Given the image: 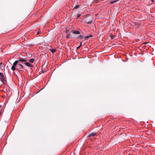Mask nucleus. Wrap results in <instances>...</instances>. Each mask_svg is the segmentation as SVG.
I'll return each mask as SVG.
<instances>
[{
  "mask_svg": "<svg viewBox=\"0 0 155 155\" xmlns=\"http://www.w3.org/2000/svg\"><path fill=\"white\" fill-rule=\"evenodd\" d=\"M27 60L25 59L20 58L18 60L15 61L12 65L11 69L12 71H14L15 70L17 71H24L25 69L24 68V66L22 64H24L23 62H26Z\"/></svg>",
  "mask_w": 155,
  "mask_h": 155,
  "instance_id": "1",
  "label": "nucleus"
},
{
  "mask_svg": "<svg viewBox=\"0 0 155 155\" xmlns=\"http://www.w3.org/2000/svg\"><path fill=\"white\" fill-rule=\"evenodd\" d=\"M23 63L24 64L28 67H33V66L29 62H27V61H26L23 62Z\"/></svg>",
  "mask_w": 155,
  "mask_h": 155,
  "instance_id": "2",
  "label": "nucleus"
},
{
  "mask_svg": "<svg viewBox=\"0 0 155 155\" xmlns=\"http://www.w3.org/2000/svg\"><path fill=\"white\" fill-rule=\"evenodd\" d=\"M0 76H1L2 78L1 79V81L2 82H4V81H5V78L3 74L2 73L0 72Z\"/></svg>",
  "mask_w": 155,
  "mask_h": 155,
  "instance_id": "3",
  "label": "nucleus"
},
{
  "mask_svg": "<svg viewBox=\"0 0 155 155\" xmlns=\"http://www.w3.org/2000/svg\"><path fill=\"white\" fill-rule=\"evenodd\" d=\"M97 135V133L96 132L91 133L87 136L88 137H94Z\"/></svg>",
  "mask_w": 155,
  "mask_h": 155,
  "instance_id": "4",
  "label": "nucleus"
},
{
  "mask_svg": "<svg viewBox=\"0 0 155 155\" xmlns=\"http://www.w3.org/2000/svg\"><path fill=\"white\" fill-rule=\"evenodd\" d=\"M71 33L75 34H79L81 33L80 31L76 30H72L71 32Z\"/></svg>",
  "mask_w": 155,
  "mask_h": 155,
  "instance_id": "5",
  "label": "nucleus"
},
{
  "mask_svg": "<svg viewBox=\"0 0 155 155\" xmlns=\"http://www.w3.org/2000/svg\"><path fill=\"white\" fill-rule=\"evenodd\" d=\"M93 37L92 35L90 34L87 36H86L84 37V38L85 40H87L89 38L91 37Z\"/></svg>",
  "mask_w": 155,
  "mask_h": 155,
  "instance_id": "6",
  "label": "nucleus"
},
{
  "mask_svg": "<svg viewBox=\"0 0 155 155\" xmlns=\"http://www.w3.org/2000/svg\"><path fill=\"white\" fill-rule=\"evenodd\" d=\"M93 21L92 19L90 20H88L87 19H86L85 21V22L87 24H91L92 23Z\"/></svg>",
  "mask_w": 155,
  "mask_h": 155,
  "instance_id": "7",
  "label": "nucleus"
},
{
  "mask_svg": "<svg viewBox=\"0 0 155 155\" xmlns=\"http://www.w3.org/2000/svg\"><path fill=\"white\" fill-rule=\"evenodd\" d=\"M71 34H67L66 36V38H69V37H71V38H74L75 37H74L73 36H72V35L71 36Z\"/></svg>",
  "mask_w": 155,
  "mask_h": 155,
  "instance_id": "8",
  "label": "nucleus"
},
{
  "mask_svg": "<svg viewBox=\"0 0 155 155\" xmlns=\"http://www.w3.org/2000/svg\"><path fill=\"white\" fill-rule=\"evenodd\" d=\"M49 50L51 51L53 54H54L55 52L57 51V50L55 49H50Z\"/></svg>",
  "mask_w": 155,
  "mask_h": 155,
  "instance_id": "9",
  "label": "nucleus"
},
{
  "mask_svg": "<svg viewBox=\"0 0 155 155\" xmlns=\"http://www.w3.org/2000/svg\"><path fill=\"white\" fill-rule=\"evenodd\" d=\"M80 6V5H77L75 6L74 7L73 6L72 7L73 9H77Z\"/></svg>",
  "mask_w": 155,
  "mask_h": 155,
  "instance_id": "10",
  "label": "nucleus"
},
{
  "mask_svg": "<svg viewBox=\"0 0 155 155\" xmlns=\"http://www.w3.org/2000/svg\"><path fill=\"white\" fill-rule=\"evenodd\" d=\"M84 37L83 35H79L78 37H77V38L80 39H81L83 38H84Z\"/></svg>",
  "mask_w": 155,
  "mask_h": 155,
  "instance_id": "11",
  "label": "nucleus"
},
{
  "mask_svg": "<svg viewBox=\"0 0 155 155\" xmlns=\"http://www.w3.org/2000/svg\"><path fill=\"white\" fill-rule=\"evenodd\" d=\"M29 62L31 63H33L35 61V59L34 58H31L29 60Z\"/></svg>",
  "mask_w": 155,
  "mask_h": 155,
  "instance_id": "12",
  "label": "nucleus"
},
{
  "mask_svg": "<svg viewBox=\"0 0 155 155\" xmlns=\"http://www.w3.org/2000/svg\"><path fill=\"white\" fill-rule=\"evenodd\" d=\"M69 28H67L65 30V33L66 34H67L69 32Z\"/></svg>",
  "mask_w": 155,
  "mask_h": 155,
  "instance_id": "13",
  "label": "nucleus"
},
{
  "mask_svg": "<svg viewBox=\"0 0 155 155\" xmlns=\"http://www.w3.org/2000/svg\"><path fill=\"white\" fill-rule=\"evenodd\" d=\"M135 24L136 25V28H139V23H135Z\"/></svg>",
  "mask_w": 155,
  "mask_h": 155,
  "instance_id": "14",
  "label": "nucleus"
},
{
  "mask_svg": "<svg viewBox=\"0 0 155 155\" xmlns=\"http://www.w3.org/2000/svg\"><path fill=\"white\" fill-rule=\"evenodd\" d=\"M82 42H81V43H80V45L78 46L77 47V49H79L80 48V47L82 45Z\"/></svg>",
  "mask_w": 155,
  "mask_h": 155,
  "instance_id": "15",
  "label": "nucleus"
},
{
  "mask_svg": "<svg viewBox=\"0 0 155 155\" xmlns=\"http://www.w3.org/2000/svg\"><path fill=\"white\" fill-rule=\"evenodd\" d=\"M115 37H116V36L115 35H111L110 36V38L111 39H113V38H115Z\"/></svg>",
  "mask_w": 155,
  "mask_h": 155,
  "instance_id": "16",
  "label": "nucleus"
},
{
  "mask_svg": "<svg viewBox=\"0 0 155 155\" xmlns=\"http://www.w3.org/2000/svg\"><path fill=\"white\" fill-rule=\"evenodd\" d=\"M81 16V14H78L77 16V17L78 18H79V17H80Z\"/></svg>",
  "mask_w": 155,
  "mask_h": 155,
  "instance_id": "17",
  "label": "nucleus"
},
{
  "mask_svg": "<svg viewBox=\"0 0 155 155\" xmlns=\"http://www.w3.org/2000/svg\"><path fill=\"white\" fill-rule=\"evenodd\" d=\"M41 32V31H38L37 32V35L40 34Z\"/></svg>",
  "mask_w": 155,
  "mask_h": 155,
  "instance_id": "18",
  "label": "nucleus"
},
{
  "mask_svg": "<svg viewBox=\"0 0 155 155\" xmlns=\"http://www.w3.org/2000/svg\"><path fill=\"white\" fill-rule=\"evenodd\" d=\"M116 2V1H113V2H110V3L112 4V3H114V2Z\"/></svg>",
  "mask_w": 155,
  "mask_h": 155,
  "instance_id": "19",
  "label": "nucleus"
},
{
  "mask_svg": "<svg viewBox=\"0 0 155 155\" xmlns=\"http://www.w3.org/2000/svg\"><path fill=\"white\" fill-rule=\"evenodd\" d=\"M2 63H0V67L1 66L2 67Z\"/></svg>",
  "mask_w": 155,
  "mask_h": 155,
  "instance_id": "20",
  "label": "nucleus"
},
{
  "mask_svg": "<svg viewBox=\"0 0 155 155\" xmlns=\"http://www.w3.org/2000/svg\"><path fill=\"white\" fill-rule=\"evenodd\" d=\"M151 1H152V2L153 3L154 2V0H151Z\"/></svg>",
  "mask_w": 155,
  "mask_h": 155,
  "instance_id": "21",
  "label": "nucleus"
},
{
  "mask_svg": "<svg viewBox=\"0 0 155 155\" xmlns=\"http://www.w3.org/2000/svg\"><path fill=\"white\" fill-rule=\"evenodd\" d=\"M42 73H44V72L43 71H42Z\"/></svg>",
  "mask_w": 155,
  "mask_h": 155,
  "instance_id": "22",
  "label": "nucleus"
}]
</instances>
